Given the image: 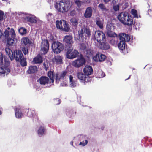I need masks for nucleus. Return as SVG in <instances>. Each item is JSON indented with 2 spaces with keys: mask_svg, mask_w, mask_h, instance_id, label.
<instances>
[{
  "mask_svg": "<svg viewBox=\"0 0 152 152\" xmlns=\"http://www.w3.org/2000/svg\"><path fill=\"white\" fill-rule=\"evenodd\" d=\"M6 45L8 47L13 46L16 39V34L13 28H11L10 31L6 29L4 32Z\"/></svg>",
  "mask_w": 152,
  "mask_h": 152,
  "instance_id": "1",
  "label": "nucleus"
},
{
  "mask_svg": "<svg viewBox=\"0 0 152 152\" xmlns=\"http://www.w3.org/2000/svg\"><path fill=\"white\" fill-rule=\"evenodd\" d=\"M71 6L69 0H61L59 3L56 2L55 5V8L57 10L62 13L68 11Z\"/></svg>",
  "mask_w": 152,
  "mask_h": 152,
  "instance_id": "2",
  "label": "nucleus"
},
{
  "mask_svg": "<svg viewBox=\"0 0 152 152\" xmlns=\"http://www.w3.org/2000/svg\"><path fill=\"white\" fill-rule=\"evenodd\" d=\"M5 51L7 55L8 56L11 61L14 59L17 62L24 56L22 51L20 50H16L13 52L10 48H5Z\"/></svg>",
  "mask_w": 152,
  "mask_h": 152,
  "instance_id": "3",
  "label": "nucleus"
},
{
  "mask_svg": "<svg viewBox=\"0 0 152 152\" xmlns=\"http://www.w3.org/2000/svg\"><path fill=\"white\" fill-rule=\"evenodd\" d=\"M21 41L22 51L25 55L28 54L30 44L32 43V41L27 37L23 38L21 39Z\"/></svg>",
  "mask_w": 152,
  "mask_h": 152,
  "instance_id": "4",
  "label": "nucleus"
},
{
  "mask_svg": "<svg viewBox=\"0 0 152 152\" xmlns=\"http://www.w3.org/2000/svg\"><path fill=\"white\" fill-rule=\"evenodd\" d=\"M120 42L118 45V48L123 50L125 49L126 41H129L130 39V36L125 33L121 34L119 35Z\"/></svg>",
  "mask_w": 152,
  "mask_h": 152,
  "instance_id": "5",
  "label": "nucleus"
},
{
  "mask_svg": "<svg viewBox=\"0 0 152 152\" xmlns=\"http://www.w3.org/2000/svg\"><path fill=\"white\" fill-rule=\"evenodd\" d=\"M78 37L80 39L83 41L86 39L87 37H90L91 34L90 30L87 27L82 28L78 31Z\"/></svg>",
  "mask_w": 152,
  "mask_h": 152,
  "instance_id": "6",
  "label": "nucleus"
},
{
  "mask_svg": "<svg viewBox=\"0 0 152 152\" xmlns=\"http://www.w3.org/2000/svg\"><path fill=\"white\" fill-rule=\"evenodd\" d=\"M56 25L57 28L63 31L68 32L70 29L68 24L66 23V21L63 20H61L60 21L57 20Z\"/></svg>",
  "mask_w": 152,
  "mask_h": 152,
  "instance_id": "7",
  "label": "nucleus"
},
{
  "mask_svg": "<svg viewBox=\"0 0 152 152\" xmlns=\"http://www.w3.org/2000/svg\"><path fill=\"white\" fill-rule=\"evenodd\" d=\"M10 61L9 60L4 58V66L0 67V75L4 76L5 73L7 74L10 73Z\"/></svg>",
  "mask_w": 152,
  "mask_h": 152,
  "instance_id": "8",
  "label": "nucleus"
},
{
  "mask_svg": "<svg viewBox=\"0 0 152 152\" xmlns=\"http://www.w3.org/2000/svg\"><path fill=\"white\" fill-rule=\"evenodd\" d=\"M51 47L53 51L56 54L59 53L64 49L63 44L59 41L54 42Z\"/></svg>",
  "mask_w": 152,
  "mask_h": 152,
  "instance_id": "9",
  "label": "nucleus"
},
{
  "mask_svg": "<svg viewBox=\"0 0 152 152\" xmlns=\"http://www.w3.org/2000/svg\"><path fill=\"white\" fill-rule=\"evenodd\" d=\"M66 56L68 59H72L75 58L79 54L78 51L75 49L74 50L72 47L71 48H66Z\"/></svg>",
  "mask_w": 152,
  "mask_h": 152,
  "instance_id": "10",
  "label": "nucleus"
},
{
  "mask_svg": "<svg viewBox=\"0 0 152 152\" xmlns=\"http://www.w3.org/2000/svg\"><path fill=\"white\" fill-rule=\"evenodd\" d=\"M94 37L95 40H96L98 42H101L102 41H106L105 36L102 31L99 30L96 31Z\"/></svg>",
  "mask_w": 152,
  "mask_h": 152,
  "instance_id": "11",
  "label": "nucleus"
},
{
  "mask_svg": "<svg viewBox=\"0 0 152 152\" xmlns=\"http://www.w3.org/2000/svg\"><path fill=\"white\" fill-rule=\"evenodd\" d=\"M66 46V48H71L73 43V37L70 35H66L63 39Z\"/></svg>",
  "mask_w": 152,
  "mask_h": 152,
  "instance_id": "12",
  "label": "nucleus"
},
{
  "mask_svg": "<svg viewBox=\"0 0 152 152\" xmlns=\"http://www.w3.org/2000/svg\"><path fill=\"white\" fill-rule=\"evenodd\" d=\"M85 60L83 58L77 59L73 61L72 63V65L76 68H79L85 64Z\"/></svg>",
  "mask_w": 152,
  "mask_h": 152,
  "instance_id": "13",
  "label": "nucleus"
},
{
  "mask_svg": "<svg viewBox=\"0 0 152 152\" xmlns=\"http://www.w3.org/2000/svg\"><path fill=\"white\" fill-rule=\"evenodd\" d=\"M78 78L81 82L85 83L91 81V79L84 74L81 72H78L77 74Z\"/></svg>",
  "mask_w": 152,
  "mask_h": 152,
  "instance_id": "14",
  "label": "nucleus"
},
{
  "mask_svg": "<svg viewBox=\"0 0 152 152\" xmlns=\"http://www.w3.org/2000/svg\"><path fill=\"white\" fill-rule=\"evenodd\" d=\"M49 48V42L47 40H44L42 42L41 50L44 54H46Z\"/></svg>",
  "mask_w": 152,
  "mask_h": 152,
  "instance_id": "15",
  "label": "nucleus"
},
{
  "mask_svg": "<svg viewBox=\"0 0 152 152\" xmlns=\"http://www.w3.org/2000/svg\"><path fill=\"white\" fill-rule=\"evenodd\" d=\"M68 72L66 70H64L60 73H56L55 75L56 80H59L61 79L64 80L66 78V76L67 75Z\"/></svg>",
  "mask_w": 152,
  "mask_h": 152,
  "instance_id": "16",
  "label": "nucleus"
},
{
  "mask_svg": "<svg viewBox=\"0 0 152 152\" xmlns=\"http://www.w3.org/2000/svg\"><path fill=\"white\" fill-rule=\"evenodd\" d=\"M38 80L39 81L40 84L43 85H45L49 83L50 84L51 83L49 78L45 76H41Z\"/></svg>",
  "mask_w": 152,
  "mask_h": 152,
  "instance_id": "17",
  "label": "nucleus"
},
{
  "mask_svg": "<svg viewBox=\"0 0 152 152\" xmlns=\"http://www.w3.org/2000/svg\"><path fill=\"white\" fill-rule=\"evenodd\" d=\"M106 56L102 54H97L93 57V59L96 61H103L106 58Z\"/></svg>",
  "mask_w": 152,
  "mask_h": 152,
  "instance_id": "18",
  "label": "nucleus"
},
{
  "mask_svg": "<svg viewBox=\"0 0 152 152\" xmlns=\"http://www.w3.org/2000/svg\"><path fill=\"white\" fill-rule=\"evenodd\" d=\"M84 74L88 77L92 74L93 73V69L91 66H86L83 70Z\"/></svg>",
  "mask_w": 152,
  "mask_h": 152,
  "instance_id": "19",
  "label": "nucleus"
},
{
  "mask_svg": "<svg viewBox=\"0 0 152 152\" xmlns=\"http://www.w3.org/2000/svg\"><path fill=\"white\" fill-rule=\"evenodd\" d=\"M128 14V13L126 12H122L118 15L117 18L119 21L123 24L124 22L125 21V19H126Z\"/></svg>",
  "mask_w": 152,
  "mask_h": 152,
  "instance_id": "20",
  "label": "nucleus"
},
{
  "mask_svg": "<svg viewBox=\"0 0 152 152\" xmlns=\"http://www.w3.org/2000/svg\"><path fill=\"white\" fill-rule=\"evenodd\" d=\"M125 21H124L123 24L128 26H132L133 24V21L132 17L129 15L128 14L127 16L126 19H125Z\"/></svg>",
  "mask_w": 152,
  "mask_h": 152,
  "instance_id": "21",
  "label": "nucleus"
},
{
  "mask_svg": "<svg viewBox=\"0 0 152 152\" xmlns=\"http://www.w3.org/2000/svg\"><path fill=\"white\" fill-rule=\"evenodd\" d=\"M92 10L91 7H88L84 14V16L86 18H89L92 15Z\"/></svg>",
  "mask_w": 152,
  "mask_h": 152,
  "instance_id": "22",
  "label": "nucleus"
},
{
  "mask_svg": "<svg viewBox=\"0 0 152 152\" xmlns=\"http://www.w3.org/2000/svg\"><path fill=\"white\" fill-rule=\"evenodd\" d=\"M53 63L57 64H60L63 63V57L60 56H55L53 58Z\"/></svg>",
  "mask_w": 152,
  "mask_h": 152,
  "instance_id": "23",
  "label": "nucleus"
},
{
  "mask_svg": "<svg viewBox=\"0 0 152 152\" xmlns=\"http://www.w3.org/2000/svg\"><path fill=\"white\" fill-rule=\"evenodd\" d=\"M83 53L85 56L89 58L90 57L93 56L94 52L92 49L88 47V48Z\"/></svg>",
  "mask_w": 152,
  "mask_h": 152,
  "instance_id": "24",
  "label": "nucleus"
},
{
  "mask_svg": "<svg viewBox=\"0 0 152 152\" xmlns=\"http://www.w3.org/2000/svg\"><path fill=\"white\" fill-rule=\"evenodd\" d=\"M38 68L34 66H29L28 69L27 71V73L29 74H34L37 72Z\"/></svg>",
  "mask_w": 152,
  "mask_h": 152,
  "instance_id": "25",
  "label": "nucleus"
},
{
  "mask_svg": "<svg viewBox=\"0 0 152 152\" xmlns=\"http://www.w3.org/2000/svg\"><path fill=\"white\" fill-rule=\"evenodd\" d=\"M43 61L41 55L39 54L33 60V62L35 64H40Z\"/></svg>",
  "mask_w": 152,
  "mask_h": 152,
  "instance_id": "26",
  "label": "nucleus"
},
{
  "mask_svg": "<svg viewBox=\"0 0 152 152\" xmlns=\"http://www.w3.org/2000/svg\"><path fill=\"white\" fill-rule=\"evenodd\" d=\"M104 41H102L101 44L99 45V47L102 50H107L109 49L110 48L109 45L106 43H104Z\"/></svg>",
  "mask_w": 152,
  "mask_h": 152,
  "instance_id": "27",
  "label": "nucleus"
},
{
  "mask_svg": "<svg viewBox=\"0 0 152 152\" xmlns=\"http://www.w3.org/2000/svg\"><path fill=\"white\" fill-rule=\"evenodd\" d=\"M15 115L17 118H21L23 115L21 109L19 108H16L15 109Z\"/></svg>",
  "mask_w": 152,
  "mask_h": 152,
  "instance_id": "28",
  "label": "nucleus"
},
{
  "mask_svg": "<svg viewBox=\"0 0 152 152\" xmlns=\"http://www.w3.org/2000/svg\"><path fill=\"white\" fill-rule=\"evenodd\" d=\"M95 74L96 77L97 78L103 77L105 76V73L102 71H96Z\"/></svg>",
  "mask_w": 152,
  "mask_h": 152,
  "instance_id": "29",
  "label": "nucleus"
},
{
  "mask_svg": "<svg viewBox=\"0 0 152 152\" xmlns=\"http://www.w3.org/2000/svg\"><path fill=\"white\" fill-rule=\"evenodd\" d=\"M47 75L49 77L51 81V82L53 83L54 82V78L55 75L54 74L53 71H50L48 72L47 73Z\"/></svg>",
  "mask_w": 152,
  "mask_h": 152,
  "instance_id": "30",
  "label": "nucleus"
},
{
  "mask_svg": "<svg viewBox=\"0 0 152 152\" xmlns=\"http://www.w3.org/2000/svg\"><path fill=\"white\" fill-rule=\"evenodd\" d=\"M17 62H19L21 66L22 67H24L26 66L27 65V62L26 60V58H24V56L23 57V58L19 60V61H18Z\"/></svg>",
  "mask_w": 152,
  "mask_h": 152,
  "instance_id": "31",
  "label": "nucleus"
},
{
  "mask_svg": "<svg viewBox=\"0 0 152 152\" xmlns=\"http://www.w3.org/2000/svg\"><path fill=\"white\" fill-rule=\"evenodd\" d=\"M25 22H29L32 23H35L36 20L33 18L29 16L25 17L24 18Z\"/></svg>",
  "mask_w": 152,
  "mask_h": 152,
  "instance_id": "32",
  "label": "nucleus"
},
{
  "mask_svg": "<svg viewBox=\"0 0 152 152\" xmlns=\"http://www.w3.org/2000/svg\"><path fill=\"white\" fill-rule=\"evenodd\" d=\"M70 22L75 28H76L78 24V20L76 18H73L70 19Z\"/></svg>",
  "mask_w": 152,
  "mask_h": 152,
  "instance_id": "33",
  "label": "nucleus"
},
{
  "mask_svg": "<svg viewBox=\"0 0 152 152\" xmlns=\"http://www.w3.org/2000/svg\"><path fill=\"white\" fill-rule=\"evenodd\" d=\"M69 81L70 83V86L72 87H74L76 86V84L74 80L73 77L72 75H70L69 76Z\"/></svg>",
  "mask_w": 152,
  "mask_h": 152,
  "instance_id": "34",
  "label": "nucleus"
},
{
  "mask_svg": "<svg viewBox=\"0 0 152 152\" xmlns=\"http://www.w3.org/2000/svg\"><path fill=\"white\" fill-rule=\"evenodd\" d=\"M45 129L44 127L41 126L38 130V133L39 136H42L45 134Z\"/></svg>",
  "mask_w": 152,
  "mask_h": 152,
  "instance_id": "35",
  "label": "nucleus"
},
{
  "mask_svg": "<svg viewBox=\"0 0 152 152\" xmlns=\"http://www.w3.org/2000/svg\"><path fill=\"white\" fill-rule=\"evenodd\" d=\"M96 24L99 28L101 29L103 28V24L99 18H96Z\"/></svg>",
  "mask_w": 152,
  "mask_h": 152,
  "instance_id": "36",
  "label": "nucleus"
},
{
  "mask_svg": "<svg viewBox=\"0 0 152 152\" xmlns=\"http://www.w3.org/2000/svg\"><path fill=\"white\" fill-rule=\"evenodd\" d=\"M80 48L81 51L84 52L88 48L86 44L82 43L80 45Z\"/></svg>",
  "mask_w": 152,
  "mask_h": 152,
  "instance_id": "37",
  "label": "nucleus"
},
{
  "mask_svg": "<svg viewBox=\"0 0 152 152\" xmlns=\"http://www.w3.org/2000/svg\"><path fill=\"white\" fill-rule=\"evenodd\" d=\"M98 7L102 11L107 12L108 10V9L106 8L105 6L102 3L98 5Z\"/></svg>",
  "mask_w": 152,
  "mask_h": 152,
  "instance_id": "38",
  "label": "nucleus"
},
{
  "mask_svg": "<svg viewBox=\"0 0 152 152\" xmlns=\"http://www.w3.org/2000/svg\"><path fill=\"white\" fill-rule=\"evenodd\" d=\"M18 31L22 35H23L26 33L27 29L21 27L19 29Z\"/></svg>",
  "mask_w": 152,
  "mask_h": 152,
  "instance_id": "39",
  "label": "nucleus"
},
{
  "mask_svg": "<svg viewBox=\"0 0 152 152\" xmlns=\"http://www.w3.org/2000/svg\"><path fill=\"white\" fill-rule=\"evenodd\" d=\"M132 14L134 16V17L137 18H138L137 11L136 10L134 9H132Z\"/></svg>",
  "mask_w": 152,
  "mask_h": 152,
  "instance_id": "40",
  "label": "nucleus"
},
{
  "mask_svg": "<svg viewBox=\"0 0 152 152\" xmlns=\"http://www.w3.org/2000/svg\"><path fill=\"white\" fill-rule=\"evenodd\" d=\"M75 3L77 7L79 8L81 7L83 2L80 0H76L75 1Z\"/></svg>",
  "mask_w": 152,
  "mask_h": 152,
  "instance_id": "41",
  "label": "nucleus"
},
{
  "mask_svg": "<svg viewBox=\"0 0 152 152\" xmlns=\"http://www.w3.org/2000/svg\"><path fill=\"white\" fill-rule=\"evenodd\" d=\"M3 58L4 56L3 55L2 53H0V65H3Z\"/></svg>",
  "mask_w": 152,
  "mask_h": 152,
  "instance_id": "42",
  "label": "nucleus"
},
{
  "mask_svg": "<svg viewBox=\"0 0 152 152\" xmlns=\"http://www.w3.org/2000/svg\"><path fill=\"white\" fill-rule=\"evenodd\" d=\"M61 101L59 99L57 98L54 99L53 101L54 104L56 105H58L61 103Z\"/></svg>",
  "mask_w": 152,
  "mask_h": 152,
  "instance_id": "43",
  "label": "nucleus"
},
{
  "mask_svg": "<svg viewBox=\"0 0 152 152\" xmlns=\"http://www.w3.org/2000/svg\"><path fill=\"white\" fill-rule=\"evenodd\" d=\"M34 111H32L31 110H28V111L27 114V115L30 117H32L34 115Z\"/></svg>",
  "mask_w": 152,
  "mask_h": 152,
  "instance_id": "44",
  "label": "nucleus"
},
{
  "mask_svg": "<svg viewBox=\"0 0 152 152\" xmlns=\"http://www.w3.org/2000/svg\"><path fill=\"white\" fill-rule=\"evenodd\" d=\"M4 13L3 11L0 10V21H2L3 19Z\"/></svg>",
  "mask_w": 152,
  "mask_h": 152,
  "instance_id": "45",
  "label": "nucleus"
},
{
  "mask_svg": "<svg viewBox=\"0 0 152 152\" xmlns=\"http://www.w3.org/2000/svg\"><path fill=\"white\" fill-rule=\"evenodd\" d=\"M88 141L86 140L83 141L82 142H80V143L79 145H82V146H85L88 143Z\"/></svg>",
  "mask_w": 152,
  "mask_h": 152,
  "instance_id": "46",
  "label": "nucleus"
},
{
  "mask_svg": "<svg viewBox=\"0 0 152 152\" xmlns=\"http://www.w3.org/2000/svg\"><path fill=\"white\" fill-rule=\"evenodd\" d=\"M113 8L115 11H117L119 10V7L118 5H115L113 6Z\"/></svg>",
  "mask_w": 152,
  "mask_h": 152,
  "instance_id": "47",
  "label": "nucleus"
},
{
  "mask_svg": "<svg viewBox=\"0 0 152 152\" xmlns=\"http://www.w3.org/2000/svg\"><path fill=\"white\" fill-rule=\"evenodd\" d=\"M148 14L150 16H152V10H148Z\"/></svg>",
  "mask_w": 152,
  "mask_h": 152,
  "instance_id": "48",
  "label": "nucleus"
},
{
  "mask_svg": "<svg viewBox=\"0 0 152 152\" xmlns=\"http://www.w3.org/2000/svg\"><path fill=\"white\" fill-rule=\"evenodd\" d=\"M129 5V3L128 2H126L124 4V7L125 8H127Z\"/></svg>",
  "mask_w": 152,
  "mask_h": 152,
  "instance_id": "49",
  "label": "nucleus"
},
{
  "mask_svg": "<svg viewBox=\"0 0 152 152\" xmlns=\"http://www.w3.org/2000/svg\"><path fill=\"white\" fill-rule=\"evenodd\" d=\"M85 3L87 4L89 3L90 2V0H83Z\"/></svg>",
  "mask_w": 152,
  "mask_h": 152,
  "instance_id": "50",
  "label": "nucleus"
},
{
  "mask_svg": "<svg viewBox=\"0 0 152 152\" xmlns=\"http://www.w3.org/2000/svg\"><path fill=\"white\" fill-rule=\"evenodd\" d=\"M43 66H44V69L46 70H47V68L46 66V64L45 63H43Z\"/></svg>",
  "mask_w": 152,
  "mask_h": 152,
  "instance_id": "51",
  "label": "nucleus"
},
{
  "mask_svg": "<svg viewBox=\"0 0 152 152\" xmlns=\"http://www.w3.org/2000/svg\"><path fill=\"white\" fill-rule=\"evenodd\" d=\"M111 0H104V2L105 3H107L110 1Z\"/></svg>",
  "mask_w": 152,
  "mask_h": 152,
  "instance_id": "52",
  "label": "nucleus"
},
{
  "mask_svg": "<svg viewBox=\"0 0 152 152\" xmlns=\"http://www.w3.org/2000/svg\"><path fill=\"white\" fill-rule=\"evenodd\" d=\"M3 35V34L1 32V30H0V38L1 37L2 35Z\"/></svg>",
  "mask_w": 152,
  "mask_h": 152,
  "instance_id": "53",
  "label": "nucleus"
},
{
  "mask_svg": "<svg viewBox=\"0 0 152 152\" xmlns=\"http://www.w3.org/2000/svg\"><path fill=\"white\" fill-rule=\"evenodd\" d=\"M70 144L71 145H73V142L72 141L70 142Z\"/></svg>",
  "mask_w": 152,
  "mask_h": 152,
  "instance_id": "54",
  "label": "nucleus"
},
{
  "mask_svg": "<svg viewBox=\"0 0 152 152\" xmlns=\"http://www.w3.org/2000/svg\"><path fill=\"white\" fill-rule=\"evenodd\" d=\"M101 129H102V130H103V129H104V127H103V126L101 127Z\"/></svg>",
  "mask_w": 152,
  "mask_h": 152,
  "instance_id": "55",
  "label": "nucleus"
},
{
  "mask_svg": "<svg viewBox=\"0 0 152 152\" xmlns=\"http://www.w3.org/2000/svg\"><path fill=\"white\" fill-rule=\"evenodd\" d=\"M7 29L9 30H10L11 29H10V28L9 27L7 28Z\"/></svg>",
  "mask_w": 152,
  "mask_h": 152,
  "instance_id": "56",
  "label": "nucleus"
},
{
  "mask_svg": "<svg viewBox=\"0 0 152 152\" xmlns=\"http://www.w3.org/2000/svg\"><path fill=\"white\" fill-rule=\"evenodd\" d=\"M2 113V112L0 110V115H1Z\"/></svg>",
  "mask_w": 152,
  "mask_h": 152,
  "instance_id": "57",
  "label": "nucleus"
},
{
  "mask_svg": "<svg viewBox=\"0 0 152 152\" xmlns=\"http://www.w3.org/2000/svg\"><path fill=\"white\" fill-rule=\"evenodd\" d=\"M130 76H131V75H130L129 76V77L128 78V79H126V80H127V79H129V78H130Z\"/></svg>",
  "mask_w": 152,
  "mask_h": 152,
  "instance_id": "58",
  "label": "nucleus"
},
{
  "mask_svg": "<svg viewBox=\"0 0 152 152\" xmlns=\"http://www.w3.org/2000/svg\"><path fill=\"white\" fill-rule=\"evenodd\" d=\"M110 37H113V36H110Z\"/></svg>",
  "mask_w": 152,
  "mask_h": 152,
  "instance_id": "59",
  "label": "nucleus"
}]
</instances>
